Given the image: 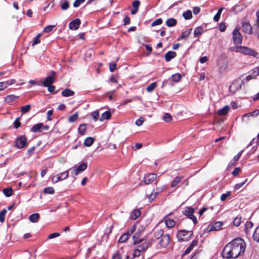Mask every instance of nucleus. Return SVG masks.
Listing matches in <instances>:
<instances>
[{
    "label": "nucleus",
    "mask_w": 259,
    "mask_h": 259,
    "mask_svg": "<svg viewBox=\"0 0 259 259\" xmlns=\"http://www.w3.org/2000/svg\"><path fill=\"white\" fill-rule=\"evenodd\" d=\"M245 248L246 243L242 238H235L225 246L222 255L224 259L235 258L243 254Z\"/></svg>",
    "instance_id": "1"
},
{
    "label": "nucleus",
    "mask_w": 259,
    "mask_h": 259,
    "mask_svg": "<svg viewBox=\"0 0 259 259\" xmlns=\"http://www.w3.org/2000/svg\"><path fill=\"white\" fill-rule=\"evenodd\" d=\"M193 236L192 231L186 230H179L177 233V237L178 241H188Z\"/></svg>",
    "instance_id": "2"
},
{
    "label": "nucleus",
    "mask_w": 259,
    "mask_h": 259,
    "mask_svg": "<svg viewBox=\"0 0 259 259\" xmlns=\"http://www.w3.org/2000/svg\"><path fill=\"white\" fill-rule=\"evenodd\" d=\"M237 51L246 55H250L255 58L259 57V54L254 50L245 46H240L237 47Z\"/></svg>",
    "instance_id": "3"
},
{
    "label": "nucleus",
    "mask_w": 259,
    "mask_h": 259,
    "mask_svg": "<svg viewBox=\"0 0 259 259\" xmlns=\"http://www.w3.org/2000/svg\"><path fill=\"white\" fill-rule=\"evenodd\" d=\"M195 210L191 207H186L183 211V214L187 217V218L191 220L194 224L195 225L197 223L196 217L194 215Z\"/></svg>",
    "instance_id": "4"
},
{
    "label": "nucleus",
    "mask_w": 259,
    "mask_h": 259,
    "mask_svg": "<svg viewBox=\"0 0 259 259\" xmlns=\"http://www.w3.org/2000/svg\"><path fill=\"white\" fill-rule=\"evenodd\" d=\"M88 167L87 164L85 163H81L78 166H74L68 169L71 170V175L74 176H77L79 174L83 172Z\"/></svg>",
    "instance_id": "5"
},
{
    "label": "nucleus",
    "mask_w": 259,
    "mask_h": 259,
    "mask_svg": "<svg viewBox=\"0 0 259 259\" xmlns=\"http://www.w3.org/2000/svg\"><path fill=\"white\" fill-rule=\"evenodd\" d=\"M69 172L68 170L64 172H61L56 176H53L51 180L52 183H56L60 181L66 179L68 177Z\"/></svg>",
    "instance_id": "6"
},
{
    "label": "nucleus",
    "mask_w": 259,
    "mask_h": 259,
    "mask_svg": "<svg viewBox=\"0 0 259 259\" xmlns=\"http://www.w3.org/2000/svg\"><path fill=\"white\" fill-rule=\"evenodd\" d=\"M27 141V138L25 136H20L16 139L15 146L18 149H22L26 146Z\"/></svg>",
    "instance_id": "7"
},
{
    "label": "nucleus",
    "mask_w": 259,
    "mask_h": 259,
    "mask_svg": "<svg viewBox=\"0 0 259 259\" xmlns=\"http://www.w3.org/2000/svg\"><path fill=\"white\" fill-rule=\"evenodd\" d=\"M233 39L235 45H241L242 43V35L237 28H235L233 31Z\"/></svg>",
    "instance_id": "8"
},
{
    "label": "nucleus",
    "mask_w": 259,
    "mask_h": 259,
    "mask_svg": "<svg viewBox=\"0 0 259 259\" xmlns=\"http://www.w3.org/2000/svg\"><path fill=\"white\" fill-rule=\"evenodd\" d=\"M56 76V72L54 71H51V75L48 76L43 81H41V85L42 84L44 87H48L52 84L54 82V78Z\"/></svg>",
    "instance_id": "9"
},
{
    "label": "nucleus",
    "mask_w": 259,
    "mask_h": 259,
    "mask_svg": "<svg viewBox=\"0 0 259 259\" xmlns=\"http://www.w3.org/2000/svg\"><path fill=\"white\" fill-rule=\"evenodd\" d=\"M170 240V239L169 235L168 234H166L165 235H163L160 238V241L159 242V244L160 247H163V248H165L169 244Z\"/></svg>",
    "instance_id": "10"
},
{
    "label": "nucleus",
    "mask_w": 259,
    "mask_h": 259,
    "mask_svg": "<svg viewBox=\"0 0 259 259\" xmlns=\"http://www.w3.org/2000/svg\"><path fill=\"white\" fill-rule=\"evenodd\" d=\"M157 178V175L155 173L149 174L145 176L144 180L145 184H150L154 181Z\"/></svg>",
    "instance_id": "11"
},
{
    "label": "nucleus",
    "mask_w": 259,
    "mask_h": 259,
    "mask_svg": "<svg viewBox=\"0 0 259 259\" xmlns=\"http://www.w3.org/2000/svg\"><path fill=\"white\" fill-rule=\"evenodd\" d=\"M80 23L81 21L80 19L76 18L69 23V28L71 30H76L79 28Z\"/></svg>",
    "instance_id": "12"
},
{
    "label": "nucleus",
    "mask_w": 259,
    "mask_h": 259,
    "mask_svg": "<svg viewBox=\"0 0 259 259\" xmlns=\"http://www.w3.org/2000/svg\"><path fill=\"white\" fill-rule=\"evenodd\" d=\"M152 244L151 240L145 241L143 243L138 245L137 247L139 248L142 252H145Z\"/></svg>",
    "instance_id": "13"
},
{
    "label": "nucleus",
    "mask_w": 259,
    "mask_h": 259,
    "mask_svg": "<svg viewBox=\"0 0 259 259\" xmlns=\"http://www.w3.org/2000/svg\"><path fill=\"white\" fill-rule=\"evenodd\" d=\"M163 191L162 188H157L156 189H154L149 196V201H152L157 196Z\"/></svg>",
    "instance_id": "14"
},
{
    "label": "nucleus",
    "mask_w": 259,
    "mask_h": 259,
    "mask_svg": "<svg viewBox=\"0 0 259 259\" xmlns=\"http://www.w3.org/2000/svg\"><path fill=\"white\" fill-rule=\"evenodd\" d=\"M16 83V80L11 79L5 81L0 82V91H3L7 88L9 85H12Z\"/></svg>",
    "instance_id": "15"
},
{
    "label": "nucleus",
    "mask_w": 259,
    "mask_h": 259,
    "mask_svg": "<svg viewBox=\"0 0 259 259\" xmlns=\"http://www.w3.org/2000/svg\"><path fill=\"white\" fill-rule=\"evenodd\" d=\"M242 29L245 33L252 34L253 31L252 27L248 22H244L242 23Z\"/></svg>",
    "instance_id": "16"
},
{
    "label": "nucleus",
    "mask_w": 259,
    "mask_h": 259,
    "mask_svg": "<svg viewBox=\"0 0 259 259\" xmlns=\"http://www.w3.org/2000/svg\"><path fill=\"white\" fill-rule=\"evenodd\" d=\"M223 224L221 222H216L210 226L208 231L210 232L218 231L221 229V227L223 226Z\"/></svg>",
    "instance_id": "17"
},
{
    "label": "nucleus",
    "mask_w": 259,
    "mask_h": 259,
    "mask_svg": "<svg viewBox=\"0 0 259 259\" xmlns=\"http://www.w3.org/2000/svg\"><path fill=\"white\" fill-rule=\"evenodd\" d=\"M177 56V53L173 51L167 52L164 56L166 62H169L172 59L175 58Z\"/></svg>",
    "instance_id": "18"
},
{
    "label": "nucleus",
    "mask_w": 259,
    "mask_h": 259,
    "mask_svg": "<svg viewBox=\"0 0 259 259\" xmlns=\"http://www.w3.org/2000/svg\"><path fill=\"white\" fill-rule=\"evenodd\" d=\"M19 98V96L14 95H9L7 96L4 100V101L6 103H10L12 102H14L16 99Z\"/></svg>",
    "instance_id": "19"
},
{
    "label": "nucleus",
    "mask_w": 259,
    "mask_h": 259,
    "mask_svg": "<svg viewBox=\"0 0 259 259\" xmlns=\"http://www.w3.org/2000/svg\"><path fill=\"white\" fill-rule=\"evenodd\" d=\"M74 94V92L69 89L64 90L61 93L62 96L64 97L73 96Z\"/></svg>",
    "instance_id": "20"
},
{
    "label": "nucleus",
    "mask_w": 259,
    "mask_h": 259,
    "mask_svg": "<svg viewBox=\"0 0 259 259\" xmlns=\"http://www.w3.org/2000/svg\"><path fill=\"white\" fill-rule=\"evenodd\" d=\"M229 109V106L226 105L222 108L218 110L217 111V113L219 115H225L228 113Z\"/></svg>",
    "instance_id": "21"
},
{
    "label": "nucleus",
    "mask_w": 259,
    "mask_h": 259,
    "mask_svg": "<svg viewBox=\"0 0 259 259\" xmlns=\"http://www.w3.org/2000/svg\"><path fill=\"white\" fill-rule=\"evenodd\" d=\"M198 243V241L196 240H193L191 243L189 247L185 250L184 253V255L188 254L192 250L193 247L195 246Z\"/></svg>",
    "instance_id": "22"
},
{
    "label": "nucleus",
    "mask_w": 259,
    "mask_h": 259,
    "mask_svg": "<svg viewBox=\"0 0 259 259\" xmlns=\"http://www.w3.org/2000/svg\"><path fill=\"white\" fill-rule=\"evenodd\" d=\"M111 116V113L109 111H106L103 113L101 116L99 118L100 121H103L105 119H109Z\"/></svg>",
    "instance_id": "23"
},
{
    "label": "nucleus",
    "mask_w": 259,
    "mask_h": 259,
    "mask_svg": "<svg viewBox=\"0 0 259 259\" xmlns=\"http://www.w3.org/2000/svg\"><path fill=\"white\" fill-rule=\"evenodd\" d=\"M140 214L141 211L139 209H135L131 212L130 219L135 220L140 215Z\"/></svg>",
    "instance_id": "24"
},
{
    "label": "nucleus",
    "mask_w": 259,
    "mask_h": 259,
    "mask_svg": "<svg viewBox=\"0 0 259 259\" xmlns=\"http://www.w3.org/2000/svg\"><path fill=\"white\" fill-rule=\"evenodd\" d=\"M44 126L42 123H39L33 125L31 128V131L33 133L41 132V130Z\"/></svg>",
    "instance_id": "25"
},
{
    "label": "nucleus",
    "mask_w": 259,
    "mask_h": 259,
    "mask_svg": "<svg viewBox=\"0 0 259 259\" xmlns=\"http://www.w3.org/2000/svg\"><path fill=\"white\" fill-rule=\"evenodd\" d=\"M165 224L167 228H171L175 225V222L174 220L167 218L166 217L165 218Z\"/></svg>",
    "instance_id": "26"
},
{
    "label": "nucleus",
    "mask_w": 259,
    "mask_h": 259,
    "mask_svg": "<svg viewBox=\"0 0 259 259\" xmlns=\"http://www.w3.org/2000/svg\"><path fill=\"white\" fill-rule=\"evenodd\" d=\"M133 243L134 244H138L141 243L143 241V239L140 238V234L138 233H136L133 236Z\"/></svg>",
    "instance_id": "27"
},
{
    "label": "nucleus",
    "mask_w": 259,
    "mask_h": 259,
    "mask_svg": "<svg viewBox=\"0 0 259 259\" xmlns=\"http://www.w3.org/2000/svg\"><path fill=\"white\" fill-rule=\"evenodd\" d=\"M191 30H192V29H187L186 31L183 32L181 34V36L179 37H178L177 40L179 41L180 40L185 39V38H187L190 34Z\"/></svg>",
    "instance_id": "28"
},
{
    "label": "nucleus",
    "mask_w": 259,
    "mask_h": 259,
    "mask_svg": "<svg viewBox=\"0 0 259 259\" xmlns=\"http://www.w3.org/2000/svg\"><path fill=\"white\" fill-rule=\"evenodd\" d=\"M39 217L40 215L38 213H34L29 216V220L32 223H36L38 222Z\"/></svg>",
    "instance_id": "29"
},
{
    "label": "nucleus",
    "mask_w": 259,
    "mask_h": 259,
    "mask_svg": "<svg viewBox=\"0 0 259 259\" xmlns=\"http://www.w3.org/2000/svg\"><path fill=\"white\" fill-rule=\"evenodd\" d=\"M177 21L176 19L171 18L168 19L166 21V25L168 27H174L176 25Z\"/></svg>",
    "instance_id": "30"
},
{
    "label": "nucleus",
    "mask_w": 259,
    "mask_h": 259,
    "mask_svg": "<svg viewBox=\"0 0 259 259\" xmlns=\"http://www.w3.org/2000/svg\"><path fill=\"white\" fill-rule=\"evenodd\" d=\"M87 130V124L85 123H82L81 124L78 128V132L79 135L82 136L83 135Z\"/></svg>",
    "instance_id": "31"
},
{
    "label": "nucleus",
    "mask_w": 259,
    "mask_h": 259,
    "mask_svg": "<svg viewBox=\"0 0 259 259\" xmlns=\"http://www.w3.org/2000/svg\"><path fill=\"white\" fill-rule=\"evenodd\" d=\"M94 142V139L92 137L87 138L84 141V145L86 147H90Z\"/></svg>",
    "instance_id": "32"
},
{
    "label": "nucleus",
    "mask_w": 259,
    "mask_h": 259,
    "mask_svg": "<svg viewBox=\"0 0 259 259\" xmlns=\"http://www.w3.org/2000/svg\"><path fill=\"white\" fill-rule=\"evenodd\" d=\"M130 236L128 233H125L123 234L119 238V243H124L129 238Z\"/></svg>",
    "instance_id": "33"
},
{
    "label": "nucleus",
    "mask_w": 259,
    "mask_h": 259,
    "mask_svg": "<svg viewBox=\"0 0 259 259\" xmlns=\"http://www.w3.org/2000/svg\"><path fill=\"white\" fill-rule=\"evenodd\" d=\"M250 75H251L254 78L259 74V67H255L248 72Z\"/></svg>",
    "instance_id": "34"
},
{
    "label": "nucleus",
    "mask_w": 259,
    "mask_h": 259,
    "mask_svg": "<svg viewBox=\"0 0 259 259\" xmlns=\"http://www.w3.org/2000/svg\"><path fill=\"white\" fill-rule=\"evenodd\" d=\"M203 32V28L201 26L197 27L194 31V35L195 37H197L202 34Z\"/></svg>",
    "instance_id": "35"
},
{
    "label": "nucleus",
    "mask_w": 259,
    "mask_h": 259,
    "mask_svg": "<svg viewBox=\"0 0 259 259\" xmlns=\"http://www.w3.org/2000/svg\"><path fill=\"white\" fill-rule=\"evenodd\" d=\"M253 239L257 242H259V225L254 231L253 234Z\"/></svg>",
    "instance_id": "36"
},
{
    "label": "nucleus",
    "mask_w": 259,
    "mask_h": 259,
    "mask_svg": "<svg viewBox=\"0 0 259 259\" xmlns=\"http://www.w3.org/2000/svg\"><path fill=\"white\" fill-rule=\"evenodd\" d=\"M163 233L164 231L163 230L158 229L154 231L153 235L155 238L159 239L163 235Z\"/></svg>",
    "instance_id": "37"
},
{
    "label": "nucleus",
    "mask_w": 259,
    "mask_h": 259,
    "mask_svg": "<svg viewBox=\"0 0 259 259\" xmlns=\"http://www.w3.org/2000/svg\"><path fill=\"white\" fill-rule=\"evenodd\" d=\"M4 194L6 197H10L13 194V190L11 188H4L3 190Z\"/></svg>",
    "instance_id": "38"
},
{
    "label": "nucleus",
    "mask_w": 259,
    "mask_h": 259,
    "mask_svg": "<svg viewBox=\"0 0 259 259\" xmlns=\"http://www.w3.org/2000/svg\"><path fill=\"white\" fill-rule=\"evenodd\" d=\"M253 223L250 221H247L245 224V231L246 234H248L249 229H251L253 227Z\"/></svg>",
    "instance_id": "39"
},
{
    "label": "nucleus",
    "mask_w": 259,
    "mask_h": 259,
    "mask_svg": "<svg viewBox=\"0 0 259 259\" xmlns=\"http://www.w3.org/2000/svg\"><path fill=\"white\" fill-rule=\"evenodd\" d=\"M183 16L186 20H189L192 18V14L191 10H187L183 13Z\"/></svg>",
    "instance_id": "40"
},
{
    "label": "nucleus",
    "mask_w": 259,
    "mask_h": 259,
    "mask_svg": "<svg viewBox=\"0 0 259 259\" xmlns=\"http://www.w3.org/2000/svg\"><path fill=\"white\" fill-rule=\"evenodd\" d=\"M30 109H31V105L28 104V105H26L25 106H22L21 108L20 111L23 114H24V113H26L28 112H29V110H30Z\"/></svg>",
    "instance_id": "41"
},
{
    "label": "nucleus",
    "mask_w": 259,
    "mask_h": 259,
    "mask_svg": "<svg viewBox=\"0 0 259 259\" xmlns=\"http://www.w3.org/2000/svg\"><path fill=\"white\" fill-rule=\"evenodd\" d=\"M156 87V82H153L147 86V87L146 88V91L148 92H151L155 89Z\"/></svg>",
    "instance_id": "42"
},
{
    "label": "nucleus",
    "mask_w": 259,
    "mask_h": 259,
    "mask_svg": "<svg viewBox=\"0 0 259 259\" xmlns=\"http://www.w3.org/2000/svg\"><path fill=\"white\" fill-rule=\"evenodd\" d=\"M142 251H141V250L138 248V247H136V248L134 249L133 254V258L137 257L140 256L141 255V253Z\"/></svg>",
    "instance_id": "43"
},
{
    "label": "nucleus",
    "mask_w": 259,
    "mask_h": 259,
    "mask_svg": "<svg viewBox=\"0 0 259 259\" xmlns=\"http://www.w3.org/2000/svg\"><path fill=\"white\" fill-rule=\"evenodd\" d=\"M171 79L175 82H178L181 79V76L179 73H176L171 76Z\"/></svg>",
    "instance_id": "44"
},
{
    "label": "nucleus",
    "mask_w": 259,
    "mask_h": 259,
    "mask_svg": "<svg viewBox=\"0 0 259 259\" xmlns=\"http://www.w3.org/2000/svg\"><path fill=\"white\" fill-rule=\"evenodd\" d=\"M41 34L40 33L38 34L34 38L32 41V46H34L38 44H39L40 41L39 40V38L41 36Z\"/></svg>",
    "instance_id": "45"
},
{
    "label": "nucleus",
    "mask_w": 259,
    "mask_h": 259,
    "mask_svg": "<svg viewBox=\"0 0 259 259\" xmlns=\"http://www.w3.org/2000/svg\"><path fill=\"white\" fill-rule=\"evenodd\" d=\"M181 180V177H176L172 182L171 184V187H175L180 182Z\"/></svg>",
    "instance_id": "46"
},
{
    "label": "nucleus",
    "mask_w": 259,
    "mask_h": 259,
    "mask_svg": "<svg viewBox=\"0 0 259 259\" xmlns=\"http://www.w3.org/2000/svg\"><path fill=\"white\" fill-rule=\"evenodd\" d=\"M259 114V110H255L253 112L245 114L243 115V117L257 116Z\"/></svg>",
    "instance_id": "47"
},
{
    "label": "nucleus",
    "mask_w": 259,
    "mask_h": 259,
    "mask_svg": "<svg viewBox=\"0 0 259 259\" xmlns=\"http://www.w3.org/2000/svg\"><path fill=\"white\" fill-rule=\"evenodd\" d=\"M78 117V113L77 112L75 113L73 115H71L68 118V121L70 122H75Z\"/></svg>",
    "instance_id": "48"
},
{
    "label": "nucleus",
    "mask_w": 259,
    "mask_h": 259,
    "mask_svg": "<svg viewBox=\"0 0 259 259\" xmlns=\"http://www.w3.org/2000/svg\"><path fill=\"white\" fill-rule=\"evenodd\" d=\"M44 192L46 194H53L55 192L53 187H48L44 189Z\"/></svg>",
    "instance_id": "49"
},
{
    "label": "nucleus",
    "mask_w": 259,
    "mask_h": 259,
    "mask_svg": "<svg viewBox=\"0 0 259 259\" xmlns=\"http://www.w3.org/2000/svg\"><path fill=\"white\" fill-rule=\"evenodd\" d=\"M6 212L7 210L5 209H3L0 212V222L3 223L5 221Z\"/></svg>",
    "instance_id": "50"
},
{
    "label": "nucleus",
    "mask_w": 259,
    "mask_h": 259,
    "mask_svg": "<svg viewBox=\"0 0 259 259\" xmlns=\"http://www.w3.org/2000/svg\"><path fill=\"white\" fill-rule=\"evenodd\" d=\"M138 223H135L126 233H128L130 236L136 230Z\"/></svg>",
    "instance_id": "51"
},
{
    "label": "nucleus",
    "mask_w": 259,
    "mask_h": 259,
    "mask_svg": "<svg viewBox=\"0 0 259 259\" xmlns=\"http://www.w3.org/2000/svg\"><path fill=\"white\" fill-rule=\"evenodd\" d=\"M163 119L165 122H169V121H171L172 117H171V115L170 114H169V113H165L164 114V115H163Z\"/></svg>",
    "instance_id": "52"
},
{
    "label": "nucleus",
    "mask_w": 259,
    "mask_h": 259,
    "mask_svg": "<svg viewBox=\"0 0 259 259\" xmlns=\"http://www.w3.org/2000/svg\"><path fill=\"white\" fill-rule=\"evenodd\" d=\"M241 217H236V218L234 219V221H233V225L235 226H236V227H238L239 226L240 224H241Z\"/></svg>",
    "instance_id": "53"
},
{
    "label": "nucleus",
    "mask_w": 259,
    "mask_h": 259,
    "mask_svg": "<svg viewBox=\"0 0 259 259\" xmlns=\"http://www.w3.org/2000/svg\"><path fill=\"white\" fill-rule=\"evenodd\" d=\"M55 27V25H48L46 26L43 30L44 32H50L52 31V30Z\"/></svg>",
    "instance_id": "54"
},
{
    "label": "nucleus",
    "mask_w": 259,
    "mask_h": 259,
    "mask_svg": "<svg viewBox=\"0 0 259 259\" xmlns=\"http://www.w3.org/2000/svg\"><path fill=\"white\" fill-rule=\"evenodd\" d=\"M69 7V3L68 1H66L61 6V8L63 10H67Z\"/></svg>",
    "instance_id": "55"
},
{
    "label": "nucleus",
    "mask_w": 259,
    "mask_h": 259,
    "mask_svg": "<svg viewBox=\"0 0 259 259\" xmlns=\"http://www.w3.org/2000/svg\"><path fill=\"white\" fill-rule=\"evenodd\" d=\"M99 114V111L98 110H96L92 112V115L95 121L98 120Z\"/></svg>",
    "instance_id": "56"
},
{
    "label": "nucleus",
    "mask_w": 259,
    "mask_h": 259,
    "mask_svg": "<svg viewBox=\"0 0 259 259\" xmlns=\"http://www.w3.org/2000/svg\"><path fill=\"white\" fill-rule=\"evenodd\" d=\"M20 117H17L13 123L14 126L16 128H18L21 126V123L19 121Z\"/></svg>",
    "instance_id": "57"
},
{
    "label": "nucleus",
    "mask_w": 259,
    "mask_h": 259,
    "mask_svg": "<svg viewBox=\"0 0 259 259\" xmlns=\"http://www.w3.org/2000/svg\"><path fill=\"white\" fill-rule=\"evenodd\" d=\"M231 195V192L228 191L226 193L223 194L221 196V200L222 201H225L229 196Z\"/></svg>",
    "instance_id": "58"
},
{
    "label": "nucleus",
    "mask_w": 259,
    "mask_h": 259,
    "mask_svg": "<svg viewBox=\"0 0 259 259\" xmlns=\"http://www.w3.org/2000/svg\"><path fill=\"white\" fill-rule=\"evenodd\" d=\"M162 23V19L158 18V19H157L156 20H155V21H154L152 22V23L151 24V26H156V25H160Z\"/></svg>",
    "instance_id": "59"
},
{
    "label": "nucleus",
    "mask_w": 259,
    "mask_h": 259,
    "mask_svg": "<svg viewBox=\"0 0 259 259\" xmlns=\"http://www.w3.org/2000/svg\"><path fill=\"white\" fill-rule=\"evenodd\" d=\"M85 0H75L73 3V7L75 8L78 7L81 4L85 2Z\"/></svg>",
    "instance_id": "60"
},
{
    "label": "nucleus",
    "mask_w": 259,
    "mask_h": 259,
    "mask_svg": "<svg viewBox=\"0 0 259 259\" xmlns=\"http://www.w3.org/2000/svg\"><path fill=\"white\" fill-rule=\"evenodd\" d=\"M247 181V179H246L242 183H238V184H236L234 186L235 189L237 190V189H239V188H240L241 187H242L245 184V183Z\"/></svg>",
    "instance_id": "61"
},
{
    "label": "nucleus",
    "mask_w": 259,
    "mask_h": 259,
    "mask_svg": "<svg viewBox=\"0 0 259 259\" xmlns=\"http://www.w3.org/2000/svg\"><path fill=\"white\" fill-rule=\"evenodd\" d=\"M140 5V2L138 0L135 1L132 3L133 8L139 9Z\"/></svg>",
    "instance_id": "62"
},
{
    "label": "nucleus",
    "mask_w": 259,
    "mask_h": 259,
    "mask_svg": "<svg viewBox=\"0 0 259 259\" xmlns=\"http://www.w3.org/2000/svg\"><path fill=\"white\" fill-rule=\"evenodd\" d=\"M113 259H122V255L120 250H118L116 253L113 255Z\"/></svg>",
    "instance_id": "63"
},
{
    "label": "nucleus",
    "mask_w": 259,
    "mask_h": 259,
    "mask_svg": "<svg viewBox=\"0 0 259 259\" xmlns=\"http://www.w3.org/2000/svg\"><path fill=\"white\" fill-rule=\"evenodd\" d=\"M226 26L224 23L221 22L219 24V29L220 31H221V32L225 31V30H226Z\"/></svg>",
    "instance_id": "64"
}]
</instances>
